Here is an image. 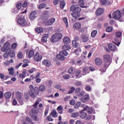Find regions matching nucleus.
I'll use <instances>...</instances> for the list:
<instances>
[{
  "label": "nucleus",
  "mask_w": 124,
  "mask_h": 124,
  "mask_svg": "<svg viewBox=\"0 0 124 124\" xmlns=\"http://www.w3.org/2000/svg\"><path fill=\"white\" fill-rule=\"evenodd\" d=\"M103 67L101 69V72H106L107 68L109 67L110 64L112 62L111 61V55L109 54H105L103 56Z\"/></svg>",
  "instance_id": "1"
},
{
  "label": "nucleus",
  "mask_w": 124,
  "mask_h": 124,
  "mask_svg": "<svg viewBox=\"0 0 124 124\" xmlns=\"http://www.w3.org/2000/svg\"><path fill=\"white\" fill-rule=\"evenodd\" d=\"M30 91L29 92V95L32 98H35L37 95L39 94L40 91H39V88L37 87L33 88V85L29 86Z\"/></svg>",
  "instance_id": "2"
},
{
  "label": "nucleus",
  "mask_w": 124,
  "mask_h": 124,
  "mask_svg": "<svg viewBox=\"0 0 124 124\" xmlns=\"http://www.w3.org/2000/svg\"><path fill=\"white\" fill-rule=\"evenodd\" d=\"M40 101H41V99L40 98H39L36 101L34 105H32L33 108L31 109V111L33 114H37V113H38V111H39V110L38 109V107L39 108H40V109H41V108H43V105L41 103H40ZM38 105V107H37Z\"/></svg>",
  "instance_id": "3"
},
{
  "label": "nucleus",
  "mask_w": 124,
  "mask_h": 124,
  "mask_svg": "<svg viewBox=\"0 0 124 124\" xmlns=\"http://www.w3.org/2000/svg\"><path fill=\"white\" fill-rule=\"evenodd\" d=\"M68 55V52L65 50H62L59 52V54H58L56 57L59 61H64L65 58L64 57H67Z\"/></svg>",
  "instance_id": "4"
},
{
  "label": "nucleus",
  "mask_w": 124,
  "mask_h": 124,
  "mask_svg": "<svg viewBox=\"0 0 124 124\" xmlns=\"http://www.w3.org/2000/svg\"><path fill=\"white\" fill-rule=\"evenodd\" d=\"M62 37V35L60 33H55L52 36L50 39V41L52 43H55L57 41H59L61 38Z\"/></svg>",
  "instance_id": "5"
},
{
  "label": "nucleus",
  "mask_w": 124,
  "mask_h": 124,
  "mask_svg": "<svg viewBox=\"0 0 124 124\" xmlns=\"http://www.w3.org/2000/svg\"><path fill=\"white\" fill-rule=\"evenodd\" d=\"M17 23L19 24L20 26H28L27 21L25 19L24 16H19L17 19Z\"/></svg>",
  "instance_id": "6"
},
{
  "label": "nucleus",
  "mask_w": 124,
  "mask_h": 124,
  "mask_svg": "<svg viewBox=\"0 0 124 124\" xmlns=\"http://www.w3.org/2000/svg\"><path fill=\"white\" fill-rule=\"evenodd\" d=\"M41 60H42V56L40 54H39V52H36L33 56V60L35 62H41Z\"/></svg>",
  "instance_id": "7"
},
{
  "label": "nucleus",
  "mask_w": 124,
  "mask_h": 124,
  "mask_svg": "<svg viewBox=\"0 0 124 124\" xmlns=\"http://www.w3.org/2000/svg\"><path fill=\"white\" fill-rule=\"evenodd\" d=\"M9 48H10V43L8 42H6L4 44L3 47L1 48V51L7 52V51H8L9 50H10Z\"/></svg>",
  "instance_id": "8"
},
{
  "label": "nucleus",
  "mask_w": 124,
  "mask_h": 124,
  "mask_svg": "<svg viewBox=\"0 0 124 124\" xmlns=\"http://www.w3.org/2000/svg\"><path fill=\"white\" fill-rule=\"evenodd\" d=\"M42 63L43 65H44L46 66V67H50L51 65H52V63L51 62V61L48 59H45L44 60Z\"/></svg>",
  "instance_id": "9"
},
{
  "label": "nucleus",
  "mask_w": 124,
  "mask_h": 124,
  "mask_svg": "<svg viewBox=\"0 0 124 124\" xmlns=\"http://www.w3.org/2000/svg\"><path fill=\"white\" fill-rule=\"evenodd\" d=\"M94 62L95 64L99 66H100V65H102V63H103L102 60H101V59L98 57L95 59Z\"/></svg>",
  "instance_id": "10"
},
{
  "label": "nucleus",
  "mask_w": 124,
  "mask_h": 124,
  "mask_svg": "<svg viewBox=\"0 0 124 124\" xmlns=\"http://www.w3.org/2000/svg\"><path fill=\"white\" fill-rule=\"evenodd\" d=\"M81 39L84 43H87L88 40H89V37L85 34H82L81 35Z\"/></svg>",
  "instance_id": "11"
},
{
  "label": "nucleus",
  "mask_w": 124,
  "mask_h": 124,
  "mask_svg": "<svg viewBox=\"0 0 124 124\" xmlns=\"http://www.w3.org/2000/svg\"><path fill=\"white\" fill-rule=\"evenodd\" d=\"M90 99V95L86 94L83 96L82 98L80 99V101L81 102H87V101H89V99Z\"/></svg>",
  "instance_id": "12"
},
{
  "label": "nucleus",
  "mask_w": 124,
  "mask_h": 124,
  "mask_svg": "<svg viewBox=\"0 0 124 124\" xmlns=\"http://www.w3.org/2000/svg\"><path fill=\"white\" fill-rule=\"evenodd\" d=\"M108 48L110 51H115L117 46H116V45H114V44H108Z\"/></svg>",
  "instance_id": "13"
},
{
  "label": "nucleus",
  "mask_w": 124,
  "mask_h": 124,
  "mask_svg": "<svg viewBox=\"0 0 124 124\" xmlns=\"http://www.w3.org/2000/svg\"><path fill=\"white\" fill-rule=\"evenodd\" d=\"M56 19L55 18H51L46 22V26H51V25H53Z\"/></svg>",
  "instance_id": "14"
},
{
  "label": "nucleus",
  "mask_w": 124,
  "mask_h": 124,
  "mask_svg": "<svg viewBox=\"0 0 124 124\" xmlns=\"http://www.w3.org/2000/svg\"><path fill=\"white\" fill-rule=\"evenodd\" d=\"M22 7V3L19 2L16 5V8H15V13H18V12Z\"/></svg>",
  "instance_id": "15"
},
{
  "label": "nucleus",
  "mask_w": 124,
  "mask_h": 124,
  "mask_svg": "<svg viewBox=\"0 0 124 124\" xmlns=\"http://www.w3.org/2000/svg\"><path fill=\"white\" fill-rule=\"evenodd\" d=\"M62 40L64 44H69L70 43V38L67 36L64 37Z\"/></svg>",
  "instance_id": "16"
},
{
  "label": "nucleus",
  "mask_w": 124,
  "mask_h": 124,
  "mask_svg": "<svg viewBox=\"0 0 124 124\" xmlns=\"http://www.w3.org/2000/svg\"><path fill=\"white\" fill-rule=\"evenodd\" d=\"M33 56H34V51L33 49H31L29 51L28 54V57L29 59H31V58H32Z\"/></svg>",
  "instance_id": "17"
},
{
  "label": "nucleus",
  "mask_w": 124,
  "mask_h": 124,
  "mask_svg": "<svg viewBox=\"0 0 124 124\" xmlns=\"http://www.w3.org/2000/svg\"><path fill=\"white\" fill-rule=\"evenodd\" d=\"M103 12H104L103 9L98 8L96 12V15L97 16H100V15H101Z\"/></svg>",
  "instance_id": "18"
},
{
  "label": "nucleus",
  "mask_w": 124,
  "mask_h": 124,
  "mask_svg": "<svg viewBox=\"0 0 124 124\" xmlns=\"http://www.w3.org/2000/svg\"><path fill=\"white\" fill-rule=\"evenodd\" d=\"M49 38V35L48 34H46L44 35L41 39L42 42H47V39Z\"/></svg>",
  "instance_id": "19"
},
{
  "label": "nucleus",
  "mask_w": 124,
  "mask_h": 124,
  "mask_svg": "<svg viewBox=\"0 0 124 124\" xmlns=\"http://www.w3.org/2000/svg\"><path fill=\"white\" fill-rule=\"evenodd\" d=\"M100 2L103 5L111 4V1H110L109 0H100Z\"/></svg>",
  "instance_id": "20"
},
{
  "label": "nucleus",
  "mask_w": 124,
  "mask_h": 124,
  "mask_svg": "<svg viewBox=\"0 0 124 124\" xmlns=\"http://www.w3.org/2000/svg\"><path fill=\"white\" fill-rule=\"evenodd\" d=\"M79 113H81L80 116L81 119H86L87 118V113L84 112L83 110H81Z\"/></svg>",
  "instance_id": "21"
},
{
  "label": "nucleus",
  "mask_w": 124,
  "mask_h": 124,
  "mask_svg": "<svg viewBox=\"0 0 124 124\" xmlns=\"http://www.w3.org/2000/svg\"><path fill=\"white\" fill-rule=\"evenodd\" d=\"M62 49L64 51H68V50H70V49H71V47H70V46L68 45H65L63 46Z\"/></svg>",
  "instance_id": "22"
},
{
  "label": "nucleus",
  "mask_w": 124,
  "mask_h": 124,
  "mask_svg": "<svg viewBox=\"0 0 124 124\" xmlns=\"http://www.w3.org/2000/svg\"><path fill=\"white\" fill-rule=\"evenodd\" d=\"M57 110L59 114H62L63 113V108L62 106H59V107H58Z\"/></svg>",
  "instance_id": "23"
},
{
  "label": "nucleus",
  "mask_w": 124,
  "mask_h": 124,
  "mask_svg": "<svg viewBox=\"0 0 124 124\" xmlns=\"http://www.w3.org/2000/svg\"><path fill=\"white\" fill-rule=\"evenodd\" d=\"M112 16H122V13L120 10H117L112 14Z\"/></svg>",
  "instance_id": "24"
},
{
  "label": "nucleus",
  "mask_w": 124,
  "mask_h": 124,
  "mask_svg": "<svg viewBox=\"0 0 124 124\" xmlns=\"http://www.w3.org/2000/svg\"><path fill=\"white\" fill-rule=\"evenodd\" d=\"M68 72L71 74V75H73V74H74V72H75V69L74 68L70 67V68L68 70Z\"/></svg>",
  "instance_id": "25"
},
{
  "label": "nucleus",
  "mask_w": 124,
  "mask_h": 124,
  "mask_svg": "<svg viewBox=\"0 0 124 124\" xmlns=\"http://www.w3.org/2000/svg\"><path fill=\"white\" fill-rule=\"evenodd\" d=\"M35 31L37 33L39 34L41 33V32H43L44 30L43 28L38 27L35 29Z\"/></svg>",
  "instance_id": "26"
},
{
  "label": "nucleus",
  "mask_w": 124,
  "mask_h": 124,
  "mask_svg": "<svg viewBox=\"0 0 124 124\" xmlns=\"http://www.w3.org/2000/svg\"><path fill=\"white\" fill-rule=\"evenodd\" d=\"M74 28L76 30H79L81 28V23L79 22L76 23L74 24Z\"/></svg>",
  "instance_id": "27"
},
{
  "label": "nucleus",
  "mask_w": 124,
  "mask_h": 124,
  "mask_svg": "<svg viewBox=\"0 0 124 124\" xmlns=\"http://www.w3.org/2000/svg\"><path fill=\"white\" fill-rule=\"evenodd\" d=\"M113 18L115 20H118L120 22H123L124 21V19L122 18V16H114Z\"/></svg>",
  "instance_id": "28"
},
{
  "label": "nucleus",
  "mask_w": 124,
  "mask_h": 124,
  "mask_svg": "<svg viewBox=\"0 0 124 124\" xmlns=\"http://www.w3.org/2000/svg\"><path fill=\"white\" fill-rule=\"evenodd\" d=\"M16 96L17 99L22 98V93L20 92H16Z\"/></svg>",
  "instance_id": "29"
},
{
  "label": "nucleus",
  "mask_w": 124,
  "mask_h": 124,
  "mask_svg": "<svg viewBox=\"0 0 124 124\" xmlns=\"http://www.w3.org/2000/svg\"><path fill=\"white\" fill-rule=\"evenodd\" d=\"M83 0H78V4L80 7L85 8V2H84Z\"/></svg>",
  "instance_id": "30"
},
{
  "label": "nucleus",
  "mask_w": 124,
  "mask_h": 124,
  "mask_svg": "<svg viewBox=\"0 0 124 124\" xmlns=\"http://www.w3.org/2000/svg\"><path fill=\"white\" fill-rule=\"evenodd\" d=\"M4 96L7 99L11 97V92H8L4 93Z\"/></svg>",
  "instance_id": "31"
},
{
  "label": "nucleus",
  "mask_w": 124,
  "mask_h": 124,
  "mask_svg": "<svg viewBox=\"0 0 124 124\" xmlns=\"http://www.w3.org/2000/svg\"><path fill=\"white\" fill-rule=\"evenodd\" d=\"M50 114H51L52 115V117L53 118H57L58 117V115H57V111H56V110L53 109L51 112L50 113Z\"/></svg>",
  "instance_id": "32"
},
{
  "label": "nucleus",
  "mask_w": 124,
  "mask_h": 124,
  "mask_svg": "<svg viewBox=\"0 0 124 124\" xmlns=\"http://www.w3.org/2000/svg\"><path fill=\"white\" fill-rule=\"evenodd\" d=\"M27 74V73L26 72V70H24V71L22 72V74H19V78H24L26 77V75Z\"/></svg>",
  "instance_id": "33"
},
{
  "label": "nucleus",
  "mask_w": 124,
  "mask_h": 124,
  "mask_svg": "<svg viewBox=\"0 0 124 124\" xmlns=\"http://www.w3.org/2000/svg\"><path fill=\"white\" fill-rule=\"evenodd\" d=\"M8 54L11 58H14L15 57V52L14 50H11L10 52H8Z\"/></svg>",
  "instance_id": "34"
},
{
  "label": "nucleus",
  "mask_w": 124,
  "mask_h": 124,
  "mask_svg": "<svg viewBox=\"0 0 124 124\" xmlns=\"http://www.w3.org/2000/svg\"><path fill=\"white\" fill-rule=\"evenodd\" d=\"M63 1H64V0H54L53 1V3L54 5H57V4H59V3H61Z\"/></svg>",
  "instance_id": "35"
},
{
  "label": "nucleus",
  "mask_w": 124,
  "mask_h": 124,
  "mask_svg": "<svg viewBox=\"0 0 124 124\" xmlns=\"http://www.w3.org/2000/svg\"><path fill=\"white\" fill-rule=\"evenodd\" d=\"M96 34H97V31L93 30L91 33V37H95Z\"/></svg>",
  "instance_id": "36"
},
{
  "label": "nucleus",
  "mask_w": 124,
  "mask_h": 124,
  "mask_svg": "<svg viewBox=\"0 0 124 124\" xmlns=\"http://www.w3.org/2000/svg\"><path fill=\"white\" fill-rule=\"evenodd\" d=\"M46 90V87L44 85H42L39 86V90L40 92H44Z\"/></svg>",
  "instance_id": "37"
},
{
  "label": "nucleus",
  "mask_w": 124,
  "mask_h": 124,
  "mask_svg": "<svg viewBox=\"0 0 124 124\" xmlns=\"http://www.w3.org/2000/svg\"><path fill=\"white\" fill-rule=\"evenodd\" d=\"M112 31H113V27H112V26H108L106 29V31L107 32H111Z\"/></svg>",
  "instance_id": "38"
},
{
  "label": "nucleus",
  "mask_w": 124,
  "mask_h": 124,
  "mask_svg": "<svg viewBox=\"0 0 124 124\" xmlns=\"http://www.w3.org/2000/svg\"><path fill=\"white\" fill-rule=\"evenodd\" d=\"M62 21L65 23L66 28H68V21L67 20V18L64 17L62 18Z\"/></svg>",
  "instance_id": "39"
},
{
  "label": "nucleus",
  "mask_w": 124,
  "mask_h": 124,
  "mask_svg": "<svg viewBox=\"0 0 124 124\" xmlns=\"http://www.w3.org/2000/svg\"><path fill=\"white\" fill-rule=\"evenodd\" d=\"M72 118H78L79 117V113L78 112H74L71 115Z\"/></svg>",
  "instance_id": "40"
},
{
  "label": "nucleus",
  "mask_w": 124,
  "mask_h": 124,
  "mask_svg": "<svg viewBox=\"0 0 124 124\" xmlns=\"http://www.w3.org/2000/svg\"><path fill=\"white\" fill-rule=\"evenodd\" d=\"M77 7V5H73L71 6L70 10V11H75L76 8Z\"/></svg>",
  "instance_id": "41"
},
{
  "label": "nucleus",
  "mask_w": 124,
  "mask_h": 124,
  "mask_svg": "<svg viewBox=\"0 0 124 124\" xmlns=\"http://www.w3.org/2000/svg\"><path fill=\"white\" fill-rule=\"evenodd\" d=\"M79 106H81V102H78L74 106V108L77 109L78 108H79Z\"/></svg>",
  "instance_id": "42"
},
{
  "label": "nucleus",
  "mask_w": 124,
  "mask_h": 124,
  "mask_svg": "<svg viewBox=\"0 0 124 124\" xmlns=\"http://www.w3.org/2000/svg\"><path fill=\"white\" fill-rule=\"evenodd\" d=\"M72 44L74 48H77V47H78V44L76 42V41L74 40L72 41Z\"/></svg>",
  "instance_id": "43"
},
{
  "label": "nucleus",
  "mask_w": 124,
  "mask_h": 124,
  "mask_svg": "<svg viewBox=\"0 0 124 124\" xmlns=\"http://www.w3.org/2000/svg\"><path fill=\"white\" fill-rule=\"evenodd\" d=\"M60 7L62 9H63L64 8V6H65V2L64 1H63L62 2H61L60 4Z\"/></svg>",
  "instance_id": "44"
},
{
  "label": "nucleus",
  "mask_w": 124,
  "mask_h": 124,
  "mask_svg": "<svg viewBox=\"0 0 124 124\" xmlns=\"http://www.w3.org/2000/svg\"><path fill=\"white\" fill-rule=\"evenodd\" d=\"M11 47L13 50H15V49H16V48H17V43H14L12 44Z\"/></svg>",
  "instance_id": "45"
},
{
  "label": "nucleus",
  "mask_w": 124,
  "mask_h": 124,
  "mask_svg": "<svg viewBox=\"0 0 124 124\" xmlns=\"http://www.w3.org/2000/svg\"><path fill=\"white\" fill-rule=\"evenodd\" d=\"M75 11H76V12L78 13H77L78 16H80V15H79V12H80V11H81V8L80 7H78L77 6V8H76V10Z\"/></svg>",
  "instance_id": "46"
},
{
  "label": "nucleus",
  "mask_w": 124,
  "mask_h": 124,
  "mask_svg": "<svg viewBox=\"0 0 124 124\" xmlns=\"http://www.w3.org/2000/svg\"><path fill=\"white\" fill-rule=\"evenodd\" d=\"M86 110H88L87 113H88V114H92V113H93V108H90L89 107H88V108Z\"/></svg>",
  "instance_id": "47"
},
{
  "label": "nucleus",
  "mask_w": 124,
  "mask_h": 124,
  "mask_svg": "<svg viewBox=\"0 0 124 124\" xmlns=\"http://www.w3.org/2000/svg\"><path fill=\"white\" fill-rule=\"evenodd\" d=\"M81 107H82V108H83V109L82 111H86V110H87L88 108H89V106H86L85 105V104H82L81 105Z\"/></svg>",
  "instance_id": "48"
},
{
  "label": "nucleus",
  "mask_w": 124,
  "mask_h": 124,
  "mask_svg": "<svg viewBox=\"0 0 124 124\" xmlns=\"http://www.w3.org/2000/svg\"><path fill=\"white\" fill-rule=\"evenodd\" d=\"M75 91V88L72 87L70 90L68 91V93L70 94V93H73Z\"/></svg>",
  "instance_id": "49"
},
{
  "label": "nucleus",
  "mask_w": 124,
  "mask_h": 124,
  "mask_svg": "<svg viewBox=\"0 0 124 124\" xmlns=\"http://www.w3.org/2000/svg\"><path fill=\"white\" fill-rule=\"evenodd\" d=\"M115 36L116 37L120 38L122 36V32L120 31H117L115 33Z\"/></svg>",
  "instance_id": "50"
},
{
  "label": "nucleus",
  "mask_w": 124,
  "mask_h": 124,
  "mask_svg": "<svg viewBox=\"0 0 124 124\" xmlns=\"http://www.w3.org/2000/svg\"><path fill=\"white\" fill-rule=\"evenodd\" d=\"M63 79H65V80H68V79H69L70 78V76L68 74H65L63 76Z\"/></svg>",
  "instance_id": "51"
},
{
  "label": "nucleus",
  "mask_w": 124,
  "mask_h": 124,
  "mask_svg": "<svg viewBox=\"0 0 124 124\" xmlns=\"http://www.w3.org/2000/svg\"><path fill=\"white\" fill-rule=\"evenodd\" d=\"M74 53H78V54L81 53V48L78 47L77 49H75Z\"/></svg>",
  "instance_id": "52"
},
{
  "label": "nucleus",
  "mask_w": 124,
  "mask_h": 124,
  "mask_svg": "<svg viewBox=\"0 0 124 124\" xmlns=\"http://www.w3.org/2000/svg\"><path fill=\"white\" fill-rule=\"evenodd\" d=\"M45 7H46V4L45 3L41 4L39 6V9H42V8H45Z\"/></svg>",
  "instance_id": "53"
},
{
  "label": "nucleus",
  "mask_w": 124,
  "mask_h": 124,
  "mask_svg": "<svg viewBox=\"0 0 124 124\" xmlns=\"http://www.w3.org/2000/svg\"><path fill=\"white\" fill-rule=\"evenodd\" d=\"M17 57L18 58V59H23V52H19L17 54Z\"/></svg>",
  "instance_id": "54"
},
{
  "label": "nucleus",
  "mask_w": 124,
  "mask_h": 124,
  "mask_svg": "<svg viewBox=\"0 0 124 124\" xmlns=\"http://www.w3.org/2000/svg\"><path fill=\"white\" fill-rule=\"evenodd\" d=\"M81 74V70H78L76 71L75 76L78 77Z\"/></svg>",
  "instance_id": "55"
},
{
  "label": "nucleus",
  "mask_w": 124,
  "mask_h": 124,
  "mask_svg": "<svg viewBox=\"0 0 124 124\" xmlns=\"http://www.w3.org/2000/svg\"><path fill=\"white\" fill-rule=\"evenodd\" d=\"M114 40H115V42H116V43H117V44H116V45L117 46H119L121 44V41H120V40H118L117 38H115Z\"/></svg>",
  "instance_id": "56"
},
{
  "label": "nucleus",
  "mask_w": 124,
  "mask_h": 124,
  "mask_svg": "<svg viewBox=\"0 0 124 124\" xmlns=\"http://www.w3.org/2000/svg\"><path fill=\"white\" fill-rule=\"evenodd\" d=\"M85 90L87 92H91V91H92V88L91 87V86L87 85L85 87Z\"/></svg>",
  "instance_id": "57"
},
{
  "label": "nucleus",
  "mask_w": 124,
  "mask_h": 124,
  "mask_svg": "<svg viewBox=\"0 0 124 124\" xmlns=\"http://www.w3.org/2000/svg\"><path fill=\"white\" fill-rule=\"evenodd\" d=\"M36 14H37L36 11H33L30 14V16H35Z\"/></svg>",
  "instance_id": "58"
},
{
  "label": "nucleus",
  "mask_w": 124,
  "mask_h": 124,
  "mask_svg": "<svg viewBox=\"0 0 124 124\" xmlns=\"http://www.w3.org/2000/svg\"><path fill=\"white\" fill-rule=\"evenodd\" d=\"M89 69L90 71H94L95 70V68L93 67V66H90L89 67Z\"/></svg>",
  "instance_id": "59"
},
{
  "label": "nucleus",
  "mask_w": 124,
  "mask_h": 124,
  "mask_svg": "<svg viewBox=\"0 0 124 124\" xmlns=\"http://www.w3.org/2000/svg\"><path fill=\"white\" fill-rule=\"evenodd\" d=\"M76 86H82V82L81 81H77L75 82Z\"/></svg>",
  "instance_id": "60"
},
{
  "label": "nucleus",
  "mask_w": 124,
  "mask_h": 124,
  "mask_svg": "<svg viewBox=\"0 0 124 124\" xmlns=\"http://www.w3.org/2000/svg\"><path fill=\"white\" fill-rule=\"evenodd\" d=\"M17 101H18V102L19 103V104H20V105H23V100H22V98H20L19 99H17Z\"/></svg>",
  "instance_id": "61"
},
{
  "label": "nucleus",
  "mask_w": 124,
  "mask_h": 124,
  "mask_svg": "<svg viewBox=\"0 0 124 124\" xmlns=\"http://www.w3.org/2000/svg\"><path fill=\"white\" fill-rule=\"evenodd\" d=\"M32 119H33V120H34V121H35L36 122H37V121H38V118H37V116H36V115H32Z\"/></svg>",
  "instance_id": "62"
},
{
  "label": "nucleus",
  "mask_w": 124,
  "mask_h": 124,
  "mask_svg": "<svg viewBox=\"0 0 124 124\" xmlns=\"http://www.w3.org/2000/svg\"><path fill=\"white\" fill-rule=\"evenodd\" d=\"M46 120L47 121H49V122H52V121H53V118H52V117L50 116H48L46 117Z\"/></svg>",
  "instance_id": "63"
},
{
  "label": "nucleus",
  "mask_w": 124,
  "mask_h": 124,
  "mask_svg": "<svg viewBox=\"0 0 124 124\" xmlns=\"http://www.w3.org/2000/svg\"><path fill=\"white\" fill-rule=\"evenodd\" d=\"M75 104V100H70V105H74Z\"/></svg>",
  "instance_id": "64"
}]
</instances>
